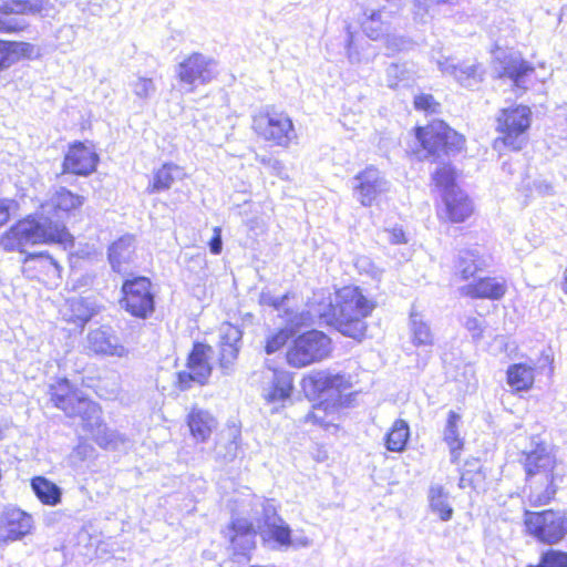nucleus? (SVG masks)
<instances>
[{"label": "nucleus", "instance_id": "nucleus-38", "mask_svg": "<svg viewBox=\"0 0 567 567\" xmlns=\"http://www.w3.org/2000/svg\"><path fill=\"white\" fill-rule=\"evenodd\" d=\"M530 493L528 499L532 506H543L548 504L555 496L557 487L555 481L532 480Z\"/></svg>", "mask_w": 567, "mask_h": 567}, {"label": "nucleus", "instance_id": "nucleus-3", "mask_svg": "<svg viewBox=\"0 0 567 567\" xmlns=\"http://www.w3.org/2000/svg\"><path fill=\"white\" fill-rule=\"evenodd\" d=\"M374 309V303L367 299L358 287H343L337 292L336 305L329 301L316 311L328 326L343 336L359 339L364 336L367 318Z\"/></svg>", "mask_w": 567, "mask_h": 567}, {"label": "nucleus", "instance_id": "nucleus-7", "mask_svg": "<svg viewBox=\"0 0 567 567\" xmlns=\"http://www.w3.org/2000/svg\"><path fill=\"white\" fill-rule=\"evenodd\" d=\"M251 127L259 137L281 147H288L296 137L291 118L274 109L254 115Z\"/></svg>", "mask_w": 567, "mask_h": 567}, {"label": "nucleus", "instance_id": "nucleus-28", "mask_svg": "<svg viewBox=\"0 0 567 567\" xmlns=\"http://www.w3.org/2000/svg\"><path fill=\"white\" fill-rule=\"evenodd\" d=\"M258 530L262 540L270 544L271 548L288 549L291 545L292 530L284 518Z\"/></svg>", "mask_w": 567, "mask_h": 567}, {"label": "nucleus", "instance_id": "nucleus-47", "mask_svg": "<svg viewBox=\"0 0 567 567\" xmlns=\"http://www.w3.org/2000/svg\"><path fill=\"white\" fill-rule=\"evenodd\" d=\"M527 567H567V553L549 549L542 554L537 565H528Z\"/></svg>", "mask_w": 567, "mask_h": 567}, {"label": "nucleus", "instance_id": "nucleus-36", "mask_svg": "<svg viewBox=\"0 0 567 567\" xmlns=\"http://www.w3.org/2000/svg\"><path fill=\"white\" fill-rule=\"evenodd\" d=\"M506 374L507 383L515 391H526L534 383V369L524 363L509 365Z\"/></svg>", "mask_w": 567, "mask_h": 567}, {"label": "nucleus", "instance_id": "nucleus-54", "mask_svg": "<svg viewBox=\"0 0 567 567\" xmlns=\"http://www.w3.org/2000/svg\"><path fill=\"white\" fill-rule=\"evenodd\" d=\"M434 104V99L429 94H421L414 99V106L416 110L430 111Z\"/></svg>", "mask_w": 567, "mask_h": 567}, {"label": "nucleus", "instance_id": "nucleus-37", "mask_svg": "<svg viewBox=\"0 0 567 567\" xmlns=\"http://www.w3.org/2000/svg\"><path fill=\"white\" fill-rule=\"evenodd\" d=\"M410 437V427L406 421L398 419L385 435V447L391 452L404 451Z\"/></svg>", "mask_w": 567, "mask_h": 567}, {"label": "nucleus", "instance_id": "nucleus-39", "mask_svg": "<svg viewBox=\"0 0 567 567\" xmlns=\"http://www.w3.org/2000/svg\"><path fill=\"white\" fill-rule=\"evenodd\" d=\"M286 321L289 327L279 329L270 333L266 339L265 351L268 354L275 353L280 350L291 338L293 329L299 324L297 317L288 316Z\"/></svg>", "mask_w": 567, "mask_h": 567}, {"label": "nucleus", "instance_id": "nucleus-30", "mask_svg": "<svg viewBox=\"0 0 567 567\" xmlns=\"http://www.w3.org/2000/svg\"><path fill=\"white\" fill-rule=\"evenodd\" d=\"M23 264L28 270H37L49 278H60L61 276V266L48 251L28 254Z\"/></svg>", "mask_w": 567, "mask_h": 567}, {"label": "nucleus", "instance_id": "nucleus-24", "mask_svg": "<svg viewBox=\"0 0 567 567\" xmlns=\"http://www.w3.org/2000/svg\"><path fill=\"white\" fill-rule=\"evenodd\" d=\"M135 237L126 234L113 241L107 249V259L113 271L124 274L134 260Z\"/></svg>", "mask_w": 567, "mask_h": 567}, {"label": "nucleus", "instance_id": "nucleus-45", "mask_svg": "<svg viewBox=\"0 0 567 567\" xmlns=\"http://www.w3.org/2000/svg\"><path fill=\"white\" fill-rule=\"evenodd\" d=\"M95 449L86 441H80L69 455V462L73 467H79L81 464L94 456Z\"/></svg>", "mask_w": 567, "mask_h": 567}, {"label": "nucleus", "instance_id": "nucleus-42", "mask_svg": "<svg viewBox=\"0 0 567 567\" xmlns=\"http://www.w3.org/2000/svg\"><path fill=\"white\" fill-rule=\"evenodd\" d=\"M256 514H260V517L257 518V527H265L276 522H280L282 518L278 512L277 507L274 504L272 499H258L255 504Z\"/></svg>", "mask_w": 567, "mask_h": 567}, {"label": "nucleus", "instance_id": "nucleus-15", "mask_svg": "<svg viewBox=\"0 0 567 567\" xmlns=\"http://www.w3.org/2000/svg\"><path fill=\"white\" fill-rule=\"evenodd\" d=\"M256 534L254 524L248 518L233 516L224 535L230 543L234 560L250 559V554L256 547Z\"/></svg>", "mask_w": 567, "mask_h": 567}, {"label": "nucleus", "instance_id": "nucleus-59", "mask_svg": "<svg viewBox=\"0 0 567 567\" xmlns=\"http://www.w3.org/2000/svg\"><path fill=\"white\" fill-rule=\"evenodd\" d=\"M561 290L567 295V268L564 271Z\"/></svg>", "mask_w": 567, "mask_h": 567}, {"label": "nucleus", "instance_id": "nucleus-23", "mask_svg": "<svg viewBox=\"0 0 567 567\" xmlns=\"http://www.w3.org/2000/svg\"><path fill=\"white\" fill-rule=\"evenodd\" d=\"M87 344L90 350L96 354L118 358L127 354V349L110 327H101L89 332Z\"/></svg>", "mask_w": 567, "mask_h": 567}, {"label": "nucleus", "instance_id": "nucleus-61", "mask_svg": "<svg viewBox=\"0 0 567 567\" xmlns=\"http://www.w3.org/2000/svg\"><path fill=\"white\" fill-rule=\"evenodd\" d=\"M369 264V260L367 258H361L358 260V265H360V267L362 266H365Z\"/></svg>", "mask_w": 567, "mask_h": 567}, {"label": "nucleus", "instance_id": "nucleus-25", "mask_svg": "<svg viewBox=\"0 0 567 567\" xmlns=\"http://www.w3.org/2000/svg\"><path fill=\"white\" fill-rule=\"evenodd\" d=\"M460 292L474 299L498 300L506 292V284L504 279L485 277L461 287Z\"/></svg>", "mask_w": 567, "mask_h": 567}, {"label": "nucleus", "instance_id": "nucleus-34", "mask_svg": "<svg viewBox=\"0 0 567 567\" xmlns=\"http://www.w3.org/2000/svg\"><path fill=\"white\" fill-rule=\"evenodd\" d=\"M31 488L41 503L45 505L55 506L61 502V487L43 476L33 477Z\"/></svg>", "mask_w": 567, "mask_h": 567}, {"label": "nucleus", "instance_id": "nucleus-2", "mask_svg": "<svg viewBox=\"0 0 567 567\" xmlns=\"http://www.w3.org/2000/svg\"><path fill=\"white\" fill-rule=\"evenodd\" d=\"M53 404L66 416H79L82 426L89 431L97 445L107 450H116L124 443V437L116 431L109 430L101 417L100 406L74 389L68 379H61L50 386Z\"/></svg>", "mask_w": 567, "mask_h": 567}, {"label": "nucleus", "instance_id": "nucleus-48", "mask_svg": "<svg viewBox=\"0 0 567 567\" xmlns=\"http://www.w3.org/2000/svg\"><path fill=\"white\" fill-rule=\"evenodd\" d=\"M71 309L74 315L70 317V321H73L76 326L80 327H83L85 323H87L93 316L92 311L84 306L83 300H72Z\"/></svg>", "mask_w": 567, "mask_h": 567}, {"label": "nucleus", "instance_id": "nucleus-13", "mask_svg": "<svg viewBox=\"0 0 567 567\" xmlns=\"http://www.w3.org/2000/svg\"><path fill=\"white\" fill-rule=\"evenodd\" d=\"M213 348L202 342H195L187 358V371L177 373V385L179 390H189L193 384L205 385L212 375L209 362Z\"/></svg>", "mask_w": 567, "mask_h": 567}, {"label": "nucleus", "instance_id": "nucleus-55", "mask_svg": "<svg viewBox=\"0 0 567 567\" xmlns=\"http://www.w3.org/2000/svg\"><path fill=\"white\" fill-rule=\"evenodd\" d=\"M386 239L393 245H399L406 243L405 234L402 228H392L390 230H385Z\"/></svg>", "mask_w": 567, "mask_h": 567}, {"label": "nucleus", "instance_id": "nucleus-41", "mask_svg": "<svg viewBox=\"0 0 567 567\" xmlns=\"http://www.w3.org/2000/svg\"><path fill=\"white\" fill-rule=\"evenodd\" d=\"M433 181L442 189V195L446 192H456L460 188L455 184L456 173L451 164H443L432 174Z\"/></svg>", "mask_w": 567, "mask_h": 567}, {"label": "nucleus", "instance_id": "nucleus-11", "mask_svg": "<svg viewBox=\"0 0 567 567\" xmlns=\"http://www.w3.org/2000/svg\"><path fill=\"white\" fill-rule=\"evenodd\" d=\"M53 10L50 0H2V33L20 32L28 27L23 14L48 16Z\"/></svg>", "mask_w": 567, "mask_h": 567}, {"label": "nucleus", "instance_id": "nucleus-27", "mask_svg": "<svg viewBox=\"0 0 567 567\" xmlns=\"http://www.w3.org/2000/svg\"><path fill=\"white\" fill-rule=\"evenodd\" d=\"M187 424L193 437L198 442L207 441L217 427L216 419L208 411L202 409L190 411Z\"/></svg>", "mask_w": 567, "mask_h": 567}, {"label": "nucleus", "instance_id": "nucleus-16", "mask_svg": "<svg viewBox=\"0 0 567 567\" xmlns=\"http://www.w3.org/2000/svg\"><path fill=\"white\" fill-rule=\"evenodd\" d=\"M439 70L452 76L460 85L473 89L483 82L485 70L475 61H458L455 58H441L436 60Z\"/></svg>", "mask_w": 567, "mask_h": 567}, {"label": "nucleus", "instance_id": "nucleus-29", "mask_svg": "<svg viewBox=\"0 0 567 567\" xmlns=\"http://www.w3.org/2000/svg\"><path fill=\"white\" fill-rule=\"evenodd\" d=\"M485 266L486 264L480 256L477 248L463 249L457 254L454 274L462 280H467L473 277L477 270H481Z\"/></svg>", "mask_w": 567, "mask_h": 567}, {"label": "nucleus", "instance_id": "nucleus-44", "mask_svg": "<svg viewBox=\"0 0 567 567\" xmlns=\"http://www.w3.org/2000/svg\"><path fill=\"white\" fill-rule=\"evenodd\" d=\"M239 449V434L233 433L226 442L219 441L216 444L215 455L217 460L231 462L236 458Z\"/></svg>", "mask_w": 567, "mask_h": 567}, {"label": "nucleus", "instance_id": "nucleus-14", "mask_svg": "<svg viewBox=\"0 0 567 567\" xmlns=\"http://www.w3.org/2000/svg\"><path fill=\"white\" fill-rule=\"evenodd\" d=\"M353 196L364 207H370L390 190V182L374 166H368L353 177Z\"/></svg>", "mask_w": 567, "mask_h": 567}, {"label": "nucleus", "instance_id": "nucleus-21", "mask_svg": "<svg viewBox=\"0 0 567 567\" xmlns=\"http://www.w3.org/2000/svg\"><path fill=\"white\" fill-rule=\"evenodd\" d=\"M96 164V154L82 143H78L66 152L62 164V173L86 176L95 169Z\"/></svg>", "mask_w": 567, "mask_h": 567}, {"label": "nucleus", "instance_id": "nucleus-58", "mask_svg": "<svg viewBox=\"0 0 567 567\" xmlns=\"http://www.w3.org/2000/svg\"><path fill=\"white\" fill-rule=\"evenodd\" d=\"M9 203H10L9 200L2 199V206H1L2 220L8 217Z\"/></svg>", "mask_w": 567, "mask_h": 567}, {"label": "nucleus", "instance_id": "nucleus-43", "mask_svg": "<svg viewBox=\"0 0 567 567\" xmlns=\"http://www.w3.org/2000/svg\"><path fill=\"white\" fill-rule=\"evenodd\" d=\"M364 34L371 40H379L384 34V25L381 20L380 11H371L361 22Z\"/></svg>", "mask_w": 567, "mask_h": 567}, {"label": "nucleus", "instance_id": "nucleus-57", "mask_svg": "<svg viewBox=\"0 0 567 567\" xmlns=\"http://www.w3.org/2000/svg\"><path fill=\"white\" fill-rule=\"evenodd\" d=\"M347 32H348L347 47H348L349 58L351 59V47H352V43H353V34L350 31V27L347 28Z\"/></svg>", "mask_w": 567, "mask_h": 567}, {"label": "nucleus", "instance_id": "nucleus-53", "mask_svg": "<svg viewBox=\"0 0 567 567\" xmlns=\"http://www.w3.org/2000/svg\"><path fill=\"white\" fill-rule=\"evenodd\" d=\"M533 189L540 196L554 195V186L546 179H535L533 182Z\"/></svg>", "mask_w": 567, "mask_h": 567}, {"label": "nucleus", "instance_id": "nucleus-40", "mask_svg": "<svg viewBox=\"0 0 567 567\" xmlns=\"http://www.w3.org/2000/svg\"><path fill=\"white\" fill-rule=\"evenodd\" d=\"M410 330L414 346L421 347L433 344V334L429 323L423 320L421 315L414 311L410 315Z\"/></svg>", "mask_w": 567, "mask_h": 567}, {"label": "nucleus", "instance_id": "nucleus-9", "mask_svg": "<svg viewBox=\"0 0 567 567\" xmlns=\"http://www.w3.org/2000/svg\"><path fill=\"white\" fill-rule=\"evenodd\" d=\"M525 525L539 542L556 544L567 535V517L553 509L525 512Z\"/></svg>", "mask_w": 567, "mask_h": 567}, {"label": "nucleus", "instance_id": "nucleus-51", "mask_svg": "<svg viewBox=\"0 0 567 567\" xmlns=\"http://www.w3.org/2000/svg\"><path fill=\"white\" fill-rule=\"evenodd\" d=\"M464 327L466 328V330L468 332H471L472 338L475 341H478L483 338L484 327H483V321L481 319L475 318V317H468L464 321Z\"/></svg>", "mask_w": 567, "mask_h": 567}, {"label": "nucleus", "instance_id": "nucleus-32", "mask_svg": "<svg viewBox=\"0 0 567 567\" xmlns=\"http://www.w3.org/2000/svg\"><path fill=\"white\" fill-rule=\"evenodd\" d=\"M461 423V415L455 411H450L447 414L446 424L443 431V440L447 444L451 453V462L456 463L460 452L463 449L464 442L460 436L458 425Z\"/></svg>", "mask_w": 567, "mask_h": 567}, {"label": "nucleus", "instance_id": "nucleus-22", "mask_svg": "<svg viewBox=\"0 0 567 567\" xmlns=\"http://www.w3.org/2000/svg\"><path fill=\"white\" fill-rule=\"evenodd\" d=\"M33 525L31 515L16 507L2 511V542H14L28 535Z\"/></svg>", "mask_w": 567, "mask_h": 567}, {"label": "nucleus", "instance_id": "nucleus-10", "mask_svg": "<svg viewBox=\"0 0 567 567\" xmlns=\"http://www.w3.org/2000/svg\"><path fill=\"white\" fill-rule=\"evenodd\" d=\"M152 284L146 277L127 279L122 285V298L120 305L130 315L145 319L154 311V295L151 291Z\"/></svg>", "mask_w": 567, "mask_h": 567}, {"label": "nucleus", "instance_id": "nucleus-56", "mask_svg": "<svg viewBox=\"0 0 567 567\" xmlns=\"http://www.w3.org/2000/svg\"><path fill=\"white\" fill-rule=\"evenodd\" d=\"M310 544H311V542L307 536H296L293 538L291 537L290 547L298 549V548L309 547Z\"/></svg>", "mask_w": 567, "mask_h": 567}, {"label": "nucleus", "instance_id": "nucleus-12", "mask_svg": "<svg viewBox=\"0 0 567 567\" xmlns=\"http://www.w3.org/2000/svg\"><path fill=\"white\" fill-rule=\"evenodd\" d=\"M217 62L203 53L193 52L176 66V76L193 92L197 85L208 84L217 75Z\"/></svg>", "mask_w": 567, "mask_h": 567}, {"label": "nucleus", "instance_id": "nucleus-35", "mask_svg": "<svg viewBox=\"0 0 567 567\" xmlns=\"http://www.w3.org/2000/svg\"><path fill=\"white\" fill-rule=\"evenodd\" d=\"M34 52L35 48L31 43L2 40V69L10 66L22 58H32Z\"/></svg>", "mask_w": 567, "mask_h": 567}, {"label": "nucleus", "instance_id": "nucleus-49", "mask_svg": "<svg viewBox=\"0 0 567 567\" xmlns=\"http://www.w3.org/2000/svg\"><path fill=\"white\" fill-rule=\"evenodd\" d=\"M288 299V295H284L281 297H275L270 291L262 290L259 295V303L262 306H269L276 309L277 311L285 310L286 316H291L286 309H285V302Z\"/></svg>", "mask_w": 567, "mask_h": 567}, {"label": "nucleus", "instance_id": "nucleus-8", "mask_svg": "<svg viewBox=\"0 0 567 567\" xmlns=\"http://www.w3.org/2000/svg\"><path fill=\"white\" fill-rule=\"evenodd\" d=\"M532 111L528 106L516 105L503 109L497 115V131L502 134L503 143L519 151L525 143V133L530 126Z\"/></svg>", "mask_w": 567, "mask_h": 567}, {"label": "nucleus", "instance_id": "nucleus-31", "mask_svg": "<svg viewBox=\"0 0 567 567\" xmlns=\"http://www.w3.org/2000/svg\"><path fill=\"white\" fill-rule=\"evenodd\" d=\"M429 506L432 513L441 520L449 522L453 517V507L450 504V493L440 484H433L427 493Z\"/></svg>", "mask_w": 567, "mask_h": 567}, {"label": "nucleus", "instance_id": "nucleus-60", "mask_svg": "<svg viewBox=\"0 0 567 567\" xmlns=\"http://www.w3.org/2000/svg\"><path fill=\"white\" fill-rule=\"evenodd\" d=\"M259 162L262 164H269L271 162V158H267L265 156L258 157Z\"/></svg>", "mask_w": 567, "mask_h": 567}, {"label": "nucleus", "instance_id": "nucleus-17", "mask_svg": "<svg viewBox=\"0 0 567 567\" xmlns=\"http://www.w3.org/2000/svg\"><path fill=\"white\" fill-rule=\"evenodd\" d=\"M495 59L499 64L498 74L501 78L506 76L517 89L527 90L535 73L532 63L524 60L518 53H507L502 50L495 53Z\"/></svg>", "mask_w": 567, "mask_h": 567}, {"label": "nucleus", "instance_id": "nucleus-1", "mask_svg": "<svg viewBox=\"0 0 567 567\" xmlns=\"http://www.w3.org/2000/svg\"><path fill=\"white\" fill-rule=\"evenodd\" d=\"M83 203L84 197L60 187L49 200L41 204L34 216L18 221L6 236H2V247L24 252L28 245L71 243L72 236L65 227V219Z\"/></svg>", "mask_w": 567, "mask_h": 567}, {"label": "nucleus", "instance_id": "nucleus-26", "mask_svg": "<svg viewBox=\"0 0 567 567\" xmlns=\"http://www.w3.org/2000/svg\"><path fill=\"white\" fill-rule=\"evenodd\" d=\"M449 218L453 223L464 221L473 212L468 196L461 189L442 195Z\"/></svg>", "mask_w": 567, "mask_h": 567}, {"label": "nucleus", "instance_id": "nucleus-18", "mask_svg": "<svg viewBox=\"0 0 567 567\" xmlns=\"http://www.w3.org/2000/svg\"><path fill=\"white\" fill-rule=\"evenodd\" d=\"M264 373L262 395L269 403H284L293 390L292 373L286 370L267 369Z\"/></svg>", "mask_w": 567, "mask_h": 567}, {"label": "nucleus", "instance_id": "nucleus-5", "mask_svg": "<svg viewBox=\"0 0 567 567\" xmlns=\"http://www.w3.org/2000/svg\"><path fill=\"white\" fill-rule=\"evenodd\" d=\"M415 136L422 146V158L431 162H440L443 156L458 154L465 144L463 135L440 120L431 122L425 127H416Z\"/></svg>", "mask_w": 567, "mask_h": 567}, {"label": "nucleus", "instance_id": "nucleus-20", "mask_svg": "<svg viewBox=\"0 0 567 567\" xmlns=\"http://www.w3.org/2000/svg\"><path fill=\"white\" fill-rule=\"evenodd\" d=\"M219 337V365L224 373L228 374L238 357L241 347L243 331L239 327L226 322L220 327Z\"/></svg>", "mask_w": 567, "mask_h": 567}, {"label": "nucleus", "instance_id": "nucleus-46", "mask_svg": "<svg viewBox=\"0 0 567 567\" xmlns=\"http://www.w3.org/2000/svg\"><path fill=\"white\" fill-rule=\"evenodd\" d=\"M130 86L140 100L146 101L156 92V85L150 78L140 76L130 83Z\"/></svg>", "mask_w": 567, "mask_h": 567}, {"label": "nucleus", "instance_id": "nucleus-4", "mask_svg": "<svg viewBox=\"0 0 567 567\" xmlns=\"http://www.w3.org/2000/svg\"><path fill=\"white\" fill-rule=\"evenodd\" d=\"M350 386L346 374L317 371L302 380V389L310 400H319L305 416L306 423H312L322 427L332 424L329 419L334 413L336 403L339 402L342 391Z\"/></svg>", "mask_w": 567, "mask_h": 567}, {"label": "nucleus", "instance_id": "nucleus-6", "mask_svg": "<svg viewBox=\"0 0 567 567\" xmlns=\"http://www.w3.org/2000/svg\"><path fill=\"white\" fill-rule=\"evenodd\" d=\"M330 352V338L322 331L310 330L293 340L287 352V361L291 367L303 368L326 359Z\"/></svg>", "mask_w": 567, "mask_h": 567}, {"label": "nucleus", "instance_id": "nucleus-52", "mask_svg": "<svg viewBox=\"0 0 567 567\" xmlns=\"http://www.w3.org/2000/svg\"><path fill=\"white\" fill-rule=\"evenodd\" d=\"M213 233V237L208 243L209 250L214 255H219L223 250L221 229L219 227H214Z\"/></svg>", "mask_w": 567, "mask_h": 567}, {"label": "nucleus", "instance_id": "nucleus-19", "mask_svg": "<svg viewBox=\"0 0 567 567\" xmlns=\"http://www.w3.org/2000/svg\"><path fill=\"white\" fill-rule=\"evenodd\" d=\"M524 467L528 481L532 480H556L554 473L556 461L544 445L537 444L536 449L524 453Z\"/></svg>", "mask_w": 567, "mask_h": 567}, {"label": "nucleus", "instance_id": "nucleus-50", "mask_svg": "<svg viewBox=\"0 0 567 567\" xmlns=\"http://www.w3.org/2000/svg\"><path fill=\"white\" fill-rule=\"evenodd\" d=\"M406 70L404 65L392 63L386 69V82L388 86L394 89L399 83L406 79Z\"/></svg>", "mask_w": 567, "mask_h": 567}, {"label": "nucleus", "instance_id": "nucleus-33", "mask_svg": "<svg viewBox=\"0 0 567 567\" xmlns=\"http://www.w3.org/2000/svg\"><path fill=\"white\" fill-rule=\"evenodd\" d=\"M182 169L179 166L166 163L156 172H154L153 179L148 184L146 190L150 194L161 193L171 188L176 178H179Z\"/></svg>", "mask_w": 567, "mask_h": 567}]
</instances>
